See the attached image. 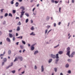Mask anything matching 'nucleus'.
I'll use <instances>...</instances> for the list:
<instances>
[{
    "mask_svg": "<svg viewBox=\"0 0 75 75\" xmlns=\"http://www.w3.org/2000/svg\"><path fill=\"white\" fill-rule=\"evenodd\" d=\"M4 62H6L7 61V59L6 58H4Z\"/></svg>",
    "mask_w": 75,
    "mask_h": 75,
    "instance_id": "18",
    "label": "nucleus"
},
{
    "mask_svg": "<svg viewBox=\"0 0 75 75\" xmlns=\"http://www.w3.org/2000/svg\"><path fill=\"white\" fill-rule=\"evenodd\" d=\"M18 1H19L20 2H21L22 1H23L22 0H18Z\"/></svg>",
    "mask_w": 75,
    "mask_h": 75,
    "instance_id": "52",
    "label": "nucleus"
},
{
    "mask_svg": "<svg viewBox=\"0 0 75 75\" xmlns=\"http://www.w3.org/2000/svg\"><path fill=\"white\" fill-rule=\"evenodd\" d=\"M24 72H25V71H23V72H22L21 73V74H24Z\"/></svg>",
    "mask_w": 75,
    "mask_h": 75,
    "instance_id": "56",
    "label": "nucleus"
},
{
    "mask_svg": "<svg viewBox=\"0 0 75 75\" xmlns=\"http://www.w3.org/2000/svg\"><path fill=\"white\" fill-rule=\"evenodd\" d=\"M67 55L68 56V57H70V52H71V51L70 50V47H68L67 48Z\"/></svg>",
    "mask_w": 75,
    "mask_h": 75,
    "instance_id": "1",
    "label": "nucleus"
},
{
    "mask_svg": "<svg viewBox=\"0 0 75 75\" xmlns=\"http://www.w3.org/2000/svg\"><path fill=\"white\" fill-rule=\"evenodd\" d=\"M63 53V52L62 51H60L58 52V53L60 54V55L62 54Z\"/></svg>",
    "mask_w": 75,
    "mask_h": 75,
    "instance_id": "14",
    "label": "nucleus"
},
{
    "mask_svg": "<svg viewBox=\"0 0 75 75\" xmlns=\"http://www.w3.org/2000/svg\"><path fill=\"white\" fill-rule=\"evenodd\" d=\"M16 30L17 31H18L20 30V26L18 27Z\"/></svg>",
    "mask_w": 75,
    "mask_h": 75,
    "instance_id": "8",
    "label": "nucleus"
},
{
    "mask_svg": "<svg viewBox=\"0 0 75 75\" xmlns=\"http://www.w3.org/2000/svg\"><path fill=\"white\" fill-rule=\"evenodd\" d=\"M30 29L31 30H34V28L33 26H32L31 28H30Z\"/></svg>",
    "mask_w": 75,
    "mask_h": 75,
    "instance_id": "23",
    "label": "nucleus"
},
{
    "mask_svg": "<svg viewBox=\"0 0 75 75\" xmlns=\"http://www.w3.org/2000/svg\"><path fill=\"white\" fill-rule=\"evenodd\" d=\"M11 4H14V2L13 1H11Z\"/></svg>",
    "mask_w": 75,
    "mask_h": 75,
    "instance_id": "32",
    "label": "nucleus"
},
{
    "mask_svg": "<svg viewBox=\"0 0 75 75\" xmlns=\"http://www.w3.org/2000/svg\"><path fill=\"white\" fill-rule=\"evenodd\" d=\"M56 64H57V62H58V61H59V59H57L56 60Z\"/></svg>",
    "mask_w": 75,
    "mask_h": 75,
    "instance_id": "41",
    "label": "nucleus"
},
{
    "mask_svg": "<svg viewBox=\"0 0 75 75\" xmlns=\"http://www.w3.org/2000/svg\"><path fill=\"white\" fill-rule=\"evenodd\" d=\"M18 42H17L16 43V45H18Z\"/></svg>",
    "mask_w": 75,
    "mask_h": 75,
    "instance_id": "58",
    "label": "nucleus"
},
{
    "mask_svg": "<svg viewBox=\"0 0 75 75\" xmlns=\"http://www.w3.org/2000/svg\"><path fill=\"white\" fill-rule=\"evenodd\" d=\"M1 34H2V33L0 31V35H1Z\"/></svg>",
    "mask_w": 75,
    "mask_h": 75,
    "instance_id": "59",
    "label": "nucleus"
},
{
    "mask_svg": "<svg viewBox=\"0 0 75 75\" xmlns=\"http://www.w3.org/2000/svg\"><path fill=\"white\" fill-rule=\"evenodd\" d=\"M61 7H60L59 8V13H61Z\"/></svg>",
    "mask_w": 75,
    "mask_h": 75,
    "instance_id": "45",
    "label": "nucleus"
},
{
    "mask_svg": "<svg viewBox=\"0 0 75 75\" xmlns=\"http://www.w3.org/2000/svg\"><path fill=\"white\" fill-rule=\"evenodd\" d=\"M59 44H58L57 46L54 47V48H57V47H59Z\"/></svg>",
    "mask_w": 75,
    "mask_h": 75,
    "instance_id": "34",
    "label": "nucleus"
},
{
    "mask_svg": "<svg viewBox=\"0 0 75 75\" xmlns=\"http://www.w3.org/2000/svg\"><path fill=\"white\" fill-rule=\"evenodd\" d=\"M33 1H34V0H30V2L32 3L33 2Z\"/></svg>",
    "mask_w": 75,
    "mask_h": 75,
    "instance_id": "51",
    "label": "nucleus"
},
{
    "mask_svg": "<svg viewBox=\"0 0 75 75\" xmlns=\"http://www.w3.org/2000/svg\"><path fill=\"white\" fill-rule=\"evenodd\" d=\"M54 69L55 71V72H57V68H54Z\"/></svg>",
    "mask_w": 75,
    "mask_h": 75,
    "instance_id": "29",
    "label": "nucleus"
},
{
    "mask_svg": "<svg viewBox=\"0 0 75 75\" xmlns=\"http://www.w3.org/2000/svg\"><path fill=\"white\" fill-rule=\"evenodd\" d=\"M68 73L69 74H71V71L69 70V71H68Z\"/></svg>",
    "mask_w": 75,
    "mask_h": 75,
    "instance_id": "42",
    "label": "nucleus"
},
{
    "mask_svg": "<svg viewBox=\"0 0 75 75\" xmlns=\"http://www.w3.org/2000/svg\"><path fill=\"white\" fill-rule=\"evenodd\" d=\"M20 9H23L22 10V11H24L25 10V8H24V7L23 6H22L20 8Z\"/></svg>",
    "mask_w": 75,
    "mask_h": 75,
    "instance_id": "4",
    "label": "nucleus"
},
{
    "mask_svg": "<svg viewBox=\"0 0 75 75\" xmlns=\"http://www.w3.org/2000/svg\"><path fill=\"white\" fill-rule=\"evenodd\" d=\"M49 19H50V17H49L48 16H47V17L46 20H48Z\"/></svg>",
    "mask_w": 75,
    "mask_h": 75,
    "instance_id": "24",
    "label": "nucleus"
},
{
    "mask_svg": "<svg viewBox=\"0 0 75 75\" xmlns=\"http://www.w3.org/2000/svg\"><path fill=\"white\" fill-rule=\"evenodd\" d=\"M17 25H21V23H20V22H19L17 24Z\"/></svg>",
    "mask_w": 75,
    "mask_h": 75,
    "instance_id": "26",
    "label": "nucleus"
},
{
    "mask_svg": "<svg viewBox=\"0 0 75 75\" xmlns=\"http://www.w3.org/2000/svg\"><path fill=\"white\" fill-rule=\"evenodd\" d=\"M51 57L53 58H55V56L54 55L52 54H51Z\"/></svg>",
    "mask_w": 75,
    "mask_h": 75,
    "instance_id": "6",
    "label": "nucleus"
},
{
    "mask_svg": "<svg viewBox=\"0 0 75 75\" xmlns=\"http://www.w3.org/2000/svg\"><path fill=\"white\" fill-rule=\"evenodd\" d=\"M60 75H63V74H62V73H60Z\"/></svg>",
    "mask_w": 75,
    "mask_h": 75,
    "instance_id": "64",
    "label": "nucleus"
},
{
    "mask_svg": "<svg viewBox=\"0 0 75 75\" xmlns=\"http://www.w3.org/2000/svg\"><path fill=\"white\" fill-rule=\"evenodd\" d=\"M56 58L57 59H58V58H59V57H58V54H57L56 55Z\"/></svg>",
    "mask_w": 75,
    "mask_h": 75,
    "instance_id": "17",
    "label": "nucleus"
},
{
    "mask_svg": "<svg viewBox=\"0 0 75 75\" xmlns=\"http://www.w3.org/2000/svg\"><path fill=\"white\" fill-rule=\"evenodd\" d=\"M37 66H35V69H37Z\"/></svg>",
    "mask_w": 75,
    "mask_h": 75,
    "instance_id": "47",
    "label": "nucleus"
},
{
    "mask_svg": "<svg viewBox=\"0 0 75 75\" xmlns=\"http://www.w3.org/2000/svg\"><path fill=\"white\" fill-rule=\"evenodd\" d=\"M25 13V11H22L21 12V15L24 16V14Z\"/></svg>",
    "mask_w": 75,
    "mask_h": 75,
    "instance_id": "13",
    "label": "nucleus"
},
{
    "mask_svg": "<svg viewBox=\"0 0 75 75\" xmlns=\"http://www.w3.org/2000/svg\"><path fill=\"white\" fill-rule=\"evenodd\" d=\"M25 15L27 16V17H29V14L28 13H25Z\"/></svg>",
    "mask_w": 75,
    "mask_h": 75,
    "instance_id": "15",
    "label": "nucleus"
},
{
    "mask_svg": "<svg viewBox=\"0 0 75 75\" xmlns=\"http://www.w3.org/2000/svg\"><path fill=\"white\" fill-rule=\"evenodd\" d=\"M35 10V8H34L33 9V12H34V10Z\"/></svg>",
    "mask_w": 75,
    "mask_h": 75,
    "instance_id": "38",
    "label": "nucleus"
},
{
    "mask_svg": "<svg viewBox=\"0 0 75 75\" xmlns=\"http://www.w3.org/2000/svg\"><path fill=\"white\" fill-rule=\"evenodd\" d=\"M4 64V62H3L2 63V65H3Z\"/></svg>",
    "mask_w": 75,
    "mask_h": 75,
    "instance_id": "50",
    "label": "nucleus"
},
{
    "mask_svg": "<svg viewBox=\"0 0 75 75\" xmlns=\"http://www.w3.org/2000/svg\"><path fill=\"white\" fill-rule=\"evenodd\" d=\"M30 35H35V34L34 33V32H33L32 33L30 34Z\"/></svg>",
    "mask_w": 75,
    "mask_h": 75,
    "instance_id": "9",
    "label": "nucleus"
},
{
    "mask_svg": "<svg viewBox=\"0 0 75 75\" xmlns=\"http://www.w3.org/2000/svg\"><path fill=\"white\" fill-rule=\"evenodd\" d=\"M11 72H12V73H13V74H14L16 72V71L15 70L12 71H11Z\"/></svg>",
    "mask_w": 75,
    "mask_h": 75,
    "instance_id": "31",
    "label": "nucleus"
},
{
    "mask_svg": "<svg viewBox=\"0 0 75 75\" xmlns=\"http://www.w3.org/2000/svg\"><path fill=\"white\" fill-rule=\"evenodd\" d=\"M4 10V9H2L1 10V12H3V11Z\"/></svg>",
    "mask_w": 75,
    "mask_h": 75,
    "instance_id": "46",
    "label": "nucleus"
},
{
    "mask_svg": "<svg viewBox=\"0 0 75 75\" xmlns=\"http://www.w3.org/2000/svg\"><path fill=\"white\" fill-rule=\"evenodd\" d=\"M38 52V51H36L35 52L34 54L35 55V54H37Z\"/></svg>",
    "mask_w": 75,
    "mask_h": 75,
    "instance_id": "19",
    "label": "nucleus"
},
{
    "mask_svg": "<svg viewBox=\"0 0 75 75\" xmlns=\"http://www.w3.org/2000/svg\"><path fill=\"white\" fill-rule=\"evenodd\" d=\"M31 23H33V21L32 20H31Z\"/></svg>",
    "mask_w": 75,
    "mask_h": 75,
    "instance_id": "53",
    "label": "nucleus"
},
{
    "mask_svg": "<svg viewBox=\"0 0 75 75\" xmlns=\"http://www.w3.org/2000/svg\"><path fill=\"white\" fill-rule=\"evenodd\" d=\"M28 19H27L26 20L25 23H28Z\"/></svg>",
    "mask_w": 75,
    "mask_h": 75,
    "instance_id": "33",
    "label": "nucleus"
},
{
    "mask_svg": "<svg viewBox=\"0 0 75 75\" xmlns=\"http://www.w3.org/2000/svg\"><path fill=\"white\" fill-rule=\"evenodd\" d=\"M42 68V72H43L44 70V67L43 66H42L41 67Z\"/></svg>",
    "mask_w": 75,
    "mask_h": 75,
    "instance_id": "10",
    "label": "nucleus"
},
{
    "mask_svg": "<svg viewBox=\"0 0 75 75\" xmlns=\"http://www.w3.org/2000/svg\"><path fill=\"white\" fill-rule=\"evenodd\" d=\"M18 2H16V7H18Z\"/></svg>",
    "mask_w": 75,
    "mask_h": 75,
    "instance_id": "16",
    "label": "nucleus"
},
{
    "mask_svg": "<svg viewBox=\"0 0 75 75\" xmlns=\"http://www.w3.org/2000/svg\"><path fill=\"white\" fill-rule=\"evenodd\" d=\"M13 41H15V40H16V38H15L14 37L13 38Z\"/></svg>",
    "mask_w": 75,
    "mask_h": 75,
    "instance_id": "48",
    "label": "nucleus"
},
{
    "mask_svg": "<svg viewBox=\"0 0 75 75\" xmlns=\"http://www.w3.org/2000/svg\"><path fill=\"white\" fill-rule=\"evenodd\" d=\"M23 15H21L20 16V18H22V17H23Z\"/></svg>",
    "mask_w": 75,
    "mask_h": 75,
    "instance_id": "49",
    "label": "nucleus"
},
{
    "mask_svg": "<svg viewBox=\"0 0 75 75\" xmlns=\"http://www.w3.org/2000/svg\"><path fill=\"white\" fill-rule=\"evenodd\" d=\"M52 3H54V0H51V1Z\"/></svg>",
    "mask_w": 75,
    "mask_h": 75,
    "instance_id": "44",
    "label": "nucleus"
},
{
    "mask_svg": "<svg viewBox=\"0 0 75 75\" xmlns=\"http://www.w3.org/2000/svg\"><path fill=\"white\" fill-rule=\"evenodd\" d=\"M69 67V64H67L66 65V68H68V67Z\"/></svg>",
    "mask_w": 75,
    "mask_h": 75,
    "instance_id": "28",
    "label": "nucleus"
},
{
    "mask_svg": "<svg viewBox=\"0 0 75 75\" xmlns=\"http://www.w3.org/2000/svg\"><path fill=\"white\" fill-rule=\"evenodd\" d=\"M2 56H4V54H1L0 55V57H2Z\"/></svg>",
    "mask_w": 75,
    "mask_h": 75,
    "instance_id": "37",
    "label": "nucleus"
},
{
    "mask_svg": "<svg viewBox=\"0 0 75 75\" xmlns=\"http://www.w3.org/2000/svg\"><path fill=\"white\" fill-rule=\"evenodd\" d=\"M13 14L16 13V10H13Z\"/></svg>",
    "mask_w": 75,
    "mask_h": 75,
    "instance_id": "27",
    "label": "nucleus"
},
{
    "mask_svg": "<svg viewBox=\"0 0 75 75\" xmlns=\"http://www.w3.org/2000/svg\"><path fill=\"white\" fill-rule=\"evenodd\" d=\"M13 62L11 63V65L7 67V69H8V68H9V67H11L13 66Z\"/></svg>",
    "mask_w": 75,
    "mask_h": 75,
    "instance_id": "7",
    "label": "nucleus"
},
{
    "mask_svg": "<svg viewBox=\"0 0 75 75\" xmlns=\"http://www.w3.org/2000/svg\"><path fill=\"white\" fill-rule=\"evenodd\" d=\"M75 52H73L72 53H71V54L70 55V57H69V58H70V57H71V58H72V57H73V55H75Z\"/></svg>",
    "mask_w": 75,
    "mask_h": 75,
    "instance_id": "2",
    "label": "nucleus"
},
{
    "mask_svg": "<svg viewBox=\"0 0 75 75\" xmlns=\"http://www.w3.org/2000/svg\"><path fill=\"white\" fill-rule=\"evenodd\" d=\"M9 16H11V17H13V15H12V14L11 13H9Z\"/></svg>",
    "mask_w": 75,
    "mask_h": 75,
    "instance_id": "22",
    "label": "nucleus"
},
{
    "mask_svg": "<svg viewBox=\"0 0 75 75\" xmlns=\"http://www.w3.org/2000/svg\"><path fill=\"white\" fill-rule=\"evenodd\" d=\"M9 35L10 38H12V37H13V35H12V34L9 33Z\"/></svg>",
    "mask_w": 75,
    "mask_h": 75,
    "instance_id": "12",
    "label": "nucleus"
},
{
    "mask_svg": "<svg viewBox=\"0 0 75 75\" xmlns=\"http://www.w3.org/2000/svg\"><path fill=\"white\" fill-rule=\"evenodd\" d=\"M72 3H74V0H72Z\"/></svg>",
    "mask_w": 75,
    "mask_h": 75,
    "instance_id": "61",
    "label": "nucleus"
},
{
    "mask_svg": "<svg viewBox=\"0 0 75 75\" xmlns=\"http://www.w3.org/2000/svg\"><path fill=\"white\" fill-rule=\"evenodd\" d=\"M54 2L55 3H56V4H57V3H58V2H59V1H55Z\"/></svg>",
    "mask_w": 75,
    "mask_h": 75,
    "instance_id": "39",
    "label": "nucleus"
},
{
    "mask_svg": "<svg viewBox=\"0 0 75 75\" xmlns=\"http://www.w3.org/2000/svg\"><path fill=\"white\" fill-rule=\"evenodd\" d=\"M52 59H49V63H50V62H52Z\"/></svg>",
    "mask_w": 75,
    "mask_h": 75,
    "instance_id": "21",
    "label": "nucleus"
},
{
    "mask_svg": "<svg viewBox=\"0 0 75 75\" xmlns=\"http://www.w3.org/2000/svg\"><path fill=\"white\" fill-rule=\"evenodd\" d=\"M12 30H9V32L10 33H11V32H12Z\"/></svg>",
    "mask_w": 75,
    "mask_h": 75,
    "instance_id": "57",
    "label": "nucleus"
},
{
    "mask_svg": "<svg viewBox=\"0 0 75 75\" xmlns=\"http://www.w3.org/2000/svg\"><path fill=\"white\" fill-rule=\"evenodd\" d=\"M17 57H16L15 59L14 60V62H15L16 61H17Z\"/></svg>",
    "mask_w": 75,
    "mask_h": 75,
    "instance_id": "36",
    "label": "nucleus"
},
{
    "mask_svg": "<svg viewBox=\"0 0 75 75\" xmlns=\"http://www.w3.org/2000/svg\"><path fill=\"white\" fill-rule=\"evenodd\" d=\"M68 61L69 62H70V61H71V60H70V59H68Z\"/></svg>",
    "mask_w": 75,
    "mask_h": 75,
    "instance_id": "60",
    "label": "nucleus"
},
{
    "mask_svg": "<svg viewBox=\"0 0 75 75\" xmlns=\"http://www.w3.org/2000/svg\"><path fill=\"white\" fill-rule=\"evenodd\" d=\"M48 31V30L47 29L45 30V34H47V32Z\"/></svg>",
    "mask_w": 75,
    "mask_h": 75,
    "instance_id": "40",
    "label": "nucleus"
},
{
    "mask_svg": "<svg viewBox=\"0 0 75 75\" xmlns=\"http://www.w3.org/2000/svg\"><path fill=\"white\" fill-rule=\"evenodd\" d=\"M22 43L23 44H24V45L25 44V41H24L23 40H22Z\"/></svg>",
    "mask_w": 75,
    "mask_h": 75,
    "instance_id": "25",
    "label": "nucleus"
},
{
    "mask_svg": "<svg viewBox=\"0 0 75 75\" xmlns=\"http://www.w3.org/2000/svg\"><path fill=\"white\" fill-rule=\"evenodd\" d=\"M7 16H8V13H6L5 14L4 16H5V17H7Z\"/></svg>",
    "mask_w": 75,
    "mask_h": 75,
    "instance_id": "30",
    "label": "nucleus"
},
{
    "mask_svg": "<svg viewBox=\"0 0 75 75\" xmlns=\"http://www.w3.org/2000/svg\"><path fill=\"white\" fill-rule=\"evenodd\" d=\"M28 47H30V44H28Z\"/></svg>",
    "mask_w": 75,
    "mask_h": 75,
    "instance_id": "63",
    "label": "nucleus"
},
{
    "mask_svg": "<svg viewBox=\"0 0 75 75\" xmlns=\"http://www.w3.org/2000/svg\"><path fill=\"white\" fill-rule=\"evenodd\" d=\"M54 26L56 27V23H54Z\"/></svg>",
    "mask_w": 75,
    "mask_h": 75,
    "instance_id": "54",
    "label": "nucleus"
},
{
    "mask_svg": "<svg viewBox=\"0 0 75 75\" xmlns=\"http://www.w3.org/2000/svg\"><path fill=\"white\" fill-rule=\"evenodd\" d=\"M6 40L7 41H8V42H10L11 41L10 40V38H6Z\"/></svg>",
    "mask_w": 75,
    "mask_h": 75,
    "instance_id": "11",
    "label": "nucleus"
},
{
    "mask_svg": "<svg viewBox=\"0 0 75 75\" xmlns=\"http://www.w3.org/2000/svg\"><path fill=\"white\" fill-rule=\"evenodd\" d=\"M18 34L17 33H16V36H18Z\"/></svg>",
    "mask_w": 75,
    "mask_h": 75,
    "instance_id": "62",
    "label": "nucleus"
},
{
    "mask_svg": "<svg viewBox=\"0 0 75 75\" xmlns=\"http://www.w3.org/2000/svg\"><path fill=\"white\" fill-rule=\"evenodd\" d=\"M47 29H48L49 28H50L51 27V26L50 25H48L47 26Z\"/></svg>",
    "mask_w": 75,
    "mask_h": 75,
    "instance_id": "43",
    "label": "nucleus"
},
{
    "mask_svg": "<svg viewBox=\"0 0 75 75\" xmlns=\"http://www.w3.org/2000/svg\"><path fill=\"white\" fill-rule=\"evenodd\" d=\"M60 24H61V22H59L58 23V25H60Z\"/></svg>",
    "mask_w": 75,
    "mask_h": 75,
    "instance_id": "55",
    "label": "nucleus"
},
{
    "mask_svg": "<svg viewBox=\"0 0 75 75\" xmlns=\"http://www.w3.org/2000/svg\"><path fill=\"white\" fill-rule=\"evenodd\" d=\"M18 59H20V61H23V57H21L18 56Z\"/></svg>",
    "mask_w": 75,
    "mask_h": 75,
    "instance_id": "5",
    "label": "nucleus"
},
{
    "mask_svg": "<svg viewBox=\"0 0 75 75\" xmlns=\"http://www.w3.org/2000/svg\"><path fill=\"white\" fill-rule=\"evenodd\" d=\"M20 47L21 49H23V46H22V45H20Z\"/></svg>",
    "mask_w": 75,
    "mask_h": 75,
    "instance_id": "35",
    "label": "nucleus"
},
{
    "mask_svg": "<svg viewBox=\"0 0 75 75\" xmlns=\"http://www.w3.org/2000/svg\"><path fill=\"white\" fill-rule=\"evenodd\" d=\"M11 51L10 50H9L8 51V54L9 55H10V54H11Z\"/></svg>",
    "mask_w": 75,
    "mask_h": 75,
    "instance_id": "20",
    "label": "nucleus"
},
{
    "mask_svg": "<svg viewBox=\"0 0 75 75\" xmlns=\"http://www.w3.org/2000/svg\"><path fill=\"white\" fill-rule=\"evenodd\" d=\"M34 45H33L31 46V51H33V50H34L35 48H34Z\"/></svg>",
    "mask_w": 75,
    "mask_h": 75,
    "instance_id": "3",
    "label": "nucleus"
}]
</instances>
